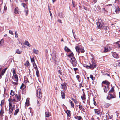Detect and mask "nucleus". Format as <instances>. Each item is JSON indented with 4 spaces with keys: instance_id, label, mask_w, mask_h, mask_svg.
Instances as JSON below:
<instances>
[{
    "instance_id": "nucleus-1",
    "label": "nucleus",
    "mask_w": 120,
    "mask_h": 120,
    "mask_svg": "<svg viewBox=\"0 0 120 120\" xmlns=\"http://www.w3.org/2000/svg\"><path fill=\"white\" fill-rule=\"evenodd\" d=\"M9 113L11 114L13 111L14 110L15 108V103L18 101L15 98L12 99L11 98L9 100Z\"/></svg>"
},
{
    "instance_id": "nucleus-2",
    "label": "nucleus",
    "mask_w": 120,
    "mask_h": 120,
    "mask_svg": "<svg viewBox=\"0 0 120 120\" xmlns=\"http://www.w3.org/2000/svg\"><path fill=\"white\" fill-rule=\"evenodd\" d=\"M110 84V83L108 81L106 80L103 81L102 83V86H104V92H106L109 89V86Z\"/></svg>"
},
{
    "instance_id": "nucleus-3",
    "label": "nucleus",
    "mask_w": 120,
    "mask_h": 120,
    "mask_svg": "<svg viewBox=\"0 0 120 120\" xmlns=\"http://www.w3.org/2000/svg\"><path fill=\"white\" fill-rule=\"evenodd\" d=\"M96 24L98 27L99 29L102 28L104 27V25L105 26V23L102 21L101 19H98V22H97Z\"/></svg>"
},
{
    "instance_id": "nucleus-4",
    "label": "nucleus",
    "mask_w": 120,
    "mask_h": 120,
    "mask_svg": "<svg viewBox=\"0 0 120 120\" xmlns=\"http://www.w3.org/2000/svg\"><path fill=\"white\" fill-rule=\"evenodd\" d=\"M36 96L38 98L40 99L42 98V93L41 90L40 88H37L36 90Z\"/></svg>"
},
{
    "instance_id": "nucleus-5",
    "label": "nucleus",
    "mask_w": 120,
    "mask_h": 120,
    "mask_svg": "<svg viewBox=\"0 0 120 120\" xmlns=\"http://www.w3.org/2000/svg\"><path fill=\"white\" fill-rule=\"evenodd\" d=\"M75 49L77 52H81V53H83L85 51L83 48H80V47L79 46H76L75 47Z\"/></svg>"
},
{
    "instance_id": "nucleus-6",
    "label": "nucleus",
    "mask_w": 120,
    "mask_h": 120,
    "mask_svg": "<svg viewBox=\"0 0 120 120\" xmlns=\"http://www.w3.org/2000/svg\"><path fill=\"white\" fill-rule=\"evenodd\" d=\"M13 78L14 79L15 81L17 82L18 81V78L17 75L14 69H13Z\"/></svg>"
},
{
    "instance_id": "nucleus-7",
    "label": "nucleus",
    "mask_w": 120,
    "mask_h": 120,
    "mask_svg": "<svg viewBox=\"0 0 120 120\" xmlns=\"http://www.w3.org/2000/svg\"><path fill=\"white\" fill-rule=\"evenodd\" d=\"M70 62L74 66H75L77 64V62L75 59L74 57L71 58Z\"/></svg>"
},
{
    "instance_id": "nucleus-8",
    "label": "nucleus",
    "mask_w": 120,
    "mask_h": 120,
    "mask_svg": "<svg viewBox=\"0 0 120 120\" xmlns=\"http://www.w3.org/2000/svg\"><path fill=\"white\" fill-rule=\"evenodd\" d=\"M104 50L101 51L102 52H106L109 51L111 49L110 47L109 46H107L104 47Z\"/></svg>"
},
{
    "instance_id": "nucleus-9",
    "label": "nucleus",
    "mask_w": 120,
    "mask_h": 120,
    "mask_svg": "<svg viewBox=\"0 0 120 120\" xmlns=\"http://www.w3.org/2000/svg\"><path fill=\"white\" fill-rule=\"evenodd\" d=\"M89 66L90 68L91 69H93L96 67L95 64L93 62L90 63Z\"/></svg>"
},
{
    "instance_id": "nucleus-10",
    "label": "nucleus",
    "mask_w": 120,
    "mask_h": 120,
    "mask_svg": "<svg viewBox=\"0 0 120 120\" xmlns=\"http://www.w3.org/2000/svg\"><path fill=\"white\" fill-rule=\"evenodd\" d=\"M116 96L115 95H113L112 94H109L108 95L107 98L108 99L110 100L112 98H114Z\"/></svg>"
},
{
    "instance_id": "nucleus-11",
    "label": "nucleus",
    "mask_w": 120,
    "mask_h": 120,
    "mask_svg": "<svg viewBox=\"0 0 120 120\" xmlns=\"http://www.w3.org/2000/svg\"><path fill=\"white\" fill-rule=\"evenodd\" d=\"M61 88L64 90H66L67 89V88L65 84L64 83H62L61 84Z\"/></svg>"
},
{
    "instance_id": "nucleus-12",
    "label": "nucleus",
    "mask_w": 120,
    "mask_h": 120,
    "mask_svg": "<svg viewBox=\"0 0 120 120\" xmlns=\"http://www.w3.org/2000/svg\"><path fill=\"white\" fill-rule=\"evenodd\" d=\"M14 98H15V99L17 98V100L19 101H20L21 99V97L20 95L17 94L15 95V97L13 98V99Z\"/></svg>"
},
{
    "instance_id": "nucleus-13",
    "label": "nucleus",
    "mask_w": 120,
    "mask_h": 120,
    "mask_svg": "<svg viewBox=\"0 0 120 120\" xmlns=\"http://www.w3.org/2000/svg\"><path fill=\"white\" fill-rule=\"evenodd\" d=\"M115 11L113 12L114 13V14H118L120 11L119 7L117 6L116 7H115Z\"/></svg>"
},
{
    "instance_id": "nucleus-14",
    "label": "nucleus",
    "mask_w": 120,
    "mask_h": 120,
    "mask_svg": "<svg viewBox=\"0 0 120 120\" xmlns=\"http://www.w3.org/2000/svg\"><path fill=\"white\" fill-rule=\"evenodd\" d=\"M112 55L115 58H118L119 57L118 54L115 52H112Z\"/></svg>"
},
{
    "instance_id": "nucleus-15",
    "label": "nucleus",
    "mask_w": 120,
    "mask_h": 120,
    "mask_svg": "<svg viewBox=\"0 0 120 120\" xmlns=\"http://www.w3.org/2000/svg\"><path fill=\"white\" fill-rule=\"evenodd\" d=\"M29 98H27L26 102L25 103V106L26 108V106H28L29 105Z\"/></svg>"
},
{
    "instance_id": "nucleus-16",
    "label": "nucleus",
    "mask_w": 120,
    "mask_h": 120,
    "mask_svg": "<svg viewBox=\"0 0 120 120\" xmlns=\"http://www.w3.org/2000/svg\"><path fill=\"white\" fill-rule=\"evenodd\" d=\"M19 10L18 7H16L14 9V12L15 14H19Z\"/></svg>"
},
{
    "instance_id": "nucleus-17",
    "label": "nucleus",
    "mask_w": 120,
    "mask_h": 120,
    "mask_svg": "<svg viewBox=\"0 0 120 120\" xmlns=\"http://www.w3.org/2000/svg\"><path fill=\"white\" fill-rule=\"evenodd\" d=\"M61 96L63 99H64L65 98L64 91V90L61 91Z\"/></svg>"
},
{
    "instance_id": "nucleus-18",
    "label": "nucleus",
    "mask_w": 120,
    "mask_h": 120,
    "mask_svg": "<svg viewBox=\"0 0 120 120\" xmlns=\"http://www.w3.org/2000/svg\"><path fill=\"white\" fill-rule=\"evenodd\" d=\"M51 56L53 60L55 61L56 60V55L55 52H53L51 54Z\"/></svg>"
},
{
    "instance_id": "nucleus-19",
    "label": "nucleus",
    "mask_w": 120,
    "mask_h": 120,
    "mask_svg": "<svg viewBox=\"0 0 120 120\" xmlns=\"http://www.w3.org/2000/svg\"><path fill=\"white\" fill-rule=\"evenodd\" d=\"M45 116L46 117H49L50 116V114L49 112H45Z\"/></svg>"
},
{
    "instance_id": "nucleus-20",
    "label": "nucleus",
    "mask_w": 120,
    "mask_h": 120,
    "mask_svg": "<svg viewBox=\"0 0 120 120\" xmlns=\"http://www.w3.org/2000/svg\"><path fill=\"white\" fill-rule=\"evenodd\" d=\"M95 113L97 114L98 115H99L100 112V111L99 110L97 109H94Z\"/></svg>"
},
{
    "instance_id": "nucleus-21",
    "label": "nucleus",
    "mask_w": 120,
    "mask_h": 120,
    "mask_svg": "<svg viewBox=\"0 0 120 120\" xmlns=\"http://www.w3.org/2000/svg\"><path fill=\"white\" fill-rule=\"evenodd\" d=\"M25 44L29 47H30L31 46L30 44L29 43V42L26 40L25 41Z\"/></svg>"
},
{
    "instance_id": "nucleus-22",
    "label": "nucleus",
    "mask_w": 120,
    "mask_h": 120,
    "mask_svg": "<svg viewBox=\"0 0 120 120\" xmlns=\"http://www.w3.org/2000/svg\"><path fill=\"white\" fill-rule=\"evenodd\" d=\"M16 53L18 54H21L22 52V51L21 50H19V49H18L16 51Z\"/></svg>"
},
{
    "instance_id": "nucleus-23",
    "label": "nucleus",
    "mask_w": 120,
    "mask_h": 120,
    "mask_svg": "<svg viewBox=\"0 0 120 120\" xmlns=\"http://www.w3.org/2000/svg\"><path fill=\"white\" fill-rule=\"evenodd\" d=\"M64 49L65 51L66 52H71V50L69 49L66 46H65V47Z\"/></svg>"
},
{
    "instance_id": "nucleus-24",
    "label": "nucleus",
    "mask_w": 120,
    "mask_h": 120,
    "mask_svg": "<svg viewBox=\"0 0 120 120\" xmlns=\"http://www.w3.org/2000/svg\"><path fill=\"white\" fill-rule=\"evenodd\" d=\"M4 113L3 110L1 109L0 112V116L2 117L3 116V114Z\"/></svg>"
},
{
    "instance_id": "nucleus-25",
    "label": "nucleus",
    "mask_w": 120,
    "mask_h": 120,
    "mask_svg": "<svg viewBox=\"0 0 120 120\" xmlns=\"http://www.w3.org/2000/svg\"><path fill=\"white\" fill-rule=\"evenodd\" d=\"M7 68H5V69H3L2 71L1 72V75H3L5 73L6 70L7 69Z\"/></svg>"
},
{
    "instance_id": "nucleus-26",
    "label": "nucleus",
    "mask_w": 120,
    "mask_h": 120,
    "mask_svg": "<svg viewBox=\"0 0 120 120\" xmlns=\"http://www.w3.org/2000/svg\"><path fill=\"white\" fill-rule=\"evenodd\" d=\"M33 52L36 54H38V53L39 51L38 50L34 49L33 50Z\"/></svg>"
},
{
    "instance_id": "nucleus-27",
    "label": "nucleus",
    "mask_w": 120,
    "mask_h": 120,
    "mask_svg": "<svg viewBox=\"0 0 120 120\" xmlns=\"http://www.w3.org/2000/svg\"><path fill=\"white\" fill-rule=\"evenodd\" d=\"M66 113L67 114L68 116L70 117L71 116L70 111L69 110H67L66 112Z\"/></svg>"
},
{
    "instance_id": "nucleus-28",
    "label": "nucleus",
    "mask_w": 120,
    "mask_h": 120,
    "mask_svg": "<svg viewBox=\"0 0 120 120\" xmlns=\"http://www.w3.org/2000/svg\"><path fill=\"white\" fill-rule=\"evenodd\" d=\"M26 87V86L25 85H24V84L22 83V85H21L20 87V88L21 89H24V88H25Z\"/></svg>"
},
{
    "instance_id": "nucleus-29",
    "label": "nucleus",
    "mask_w": 120,
    "mask_h": 120,
    "mask_svg": "<svg viewBox=\"0 0 120 120\" xmlns=\"http://www.w3.org/2000/svg\"><path fill=\"white\" fill-rule=\"evenodd\" d=\"M19 111V109H18L16 110H15V112L14 113V115H17V113H18Z\"/></svg>"
},
{
    "instance_id": "nucleus-30",
    "label": "nucleus",
    "mask_w": 120,
    "mask_h": 120,
    "mask_svg": "<svg viewBox=\"0 0 120 120\" xmlns=\"http://www.w3.org/2000/svg\"><path fill=\"white\" fill-rule=\"evenodd\" d=\"M32 64L33 67L35 69H38L37 66L36 65L35 63H32Z\"/></svg>"
},
{
    "instance_id": "nucleus-31",
    "label": "nucleus",
    "mask_w": 120,
    "mask_h": 120,
    "mask_svg": "<svg viewBox=\"0 0 120 120\" xmlns=\"http://www.w3.org/2000/svg\"><path fill=\"white\" fill-rule=\"evenodd\" d=\"M36 70V75L38 77L39 76V71L38 69Z\"/></svg>"
},
{
    "instance_id": "nucleus-32",
    "label": "nucleus",
    "mask_w": 120,
    "mask_h": 120,
    "mask_svg": "<svg viewBox=\"0 0 120 120\" xmlns=\"http://www.w3.org/2000/svg\"><path fill=\"white\" fill-rule=\"evenodd\" d=\"M111 105V104L107 103H105L104 105V106L106 108H107L109 106Z\"/></svg>"
},
{
    "instance_id": "nucleus-33",
    "label": "nucleus",
    "mask_w": 120,
    "mask_h": 120,
    "mask_svg": "<svg viewBox=\"0 0 120 120\" xmlns=\"http://www.w3.org/2000/svg\"><path fill=\"white\" fill-rule=\"evenodd\" d=\"M25 15H27L28 14V10L27 8H26L25 10Z\"/></svg>"
},
{
    "instance_id": "nucleus-34",
    "label": "nucleus",
    "mask_w": 120,
    "mask_h": 120,
    "mask_svg": "<svg viewBox=\"0 0 120 120\" xmlns=\"http://www.w3.org/2000/svg\"><path fill=\"white\" fill-rule=\"evenodd\" d=\"M79 108L82 111H84V108L82 106H81L80 105H79Z\"/></svg>"
},
{
    "instance_id": "nucleus-35",
    "label": "nucleus",
    "mask_w": 120,
    "mask_h": 120,
    "mask_svg": "<svg viewBox=\"0 0 120 120\" xmlns=\"http://www.w3.org/2000/svg\"><path fill=\"white\" fill-rule=\"evenodd\" d=\"M74 117L75 118L79 120H81V119H82L81 117L80 116H75Z\"/></svg>"
},
{
    "instance_id": "nucleus-36",
    "label": "nucleus",
    "mask_w": 120,
    "mask_h": 120,
    "mask_svg": "<svg viewBox=\"0 0 120 120\" xmlns=\"http://www.w3.org/2000/svg\"><path fill=\"white\" fill-rule=\"evenodd\" d=\"M10 94L12 96L14 95L15 94V92L12 90L11 91Z\"/></svg>"
},
{
    "instance_id": "nucleus-37",
    "label": "nucleus",
    "mask_w": 120,
    "mask_h": 120,
    "mask_svg": "<svg viewBox=\"0 0 120 120\" xmlns=\"http://www.w3.org/2000/svg\"><path fill=\"white\" fill-rule=\"evenodd\" d=\"M29 63L28 61H27L24 64V65L28 66H29Z\"/></svg>"
},
{
    "instance_id": "nucleus-38",
    "label": "nucleus",
    "mask_w": 120,
    "mask_h": 120,
    "mask_svg": "<svg viewBox=\"0 0 120 120\" xmlns=\"http://www.w3.org/2000/svg\"><path fill=\"white\" fill-rule=\"evenodd\" d=\"M74 55L73 53H71L68 55V56L71 58V57H73V56Z\"/></svg>"
},
{
    "instance_id": "nucleus-39",
    "label": "nucleus",
    "mask_w": 120,
    "mask_h": 120,
    "mask_svg": "<svg viewBox=\"0 0 120 120\" xmlns=\"http://www.w3.org/2000/svg\"><path fill=\"white\" fill-rule=\"evenodd\" d=\"M25 8V9L26 8H26V4L24 3H22L21 4Z\"/></svg>"
},
{
    "instance_id": "nucleus-40",
    "label": "nucleus",
    "mask_w": 120,
    "mask_h": 120,
    "mask_svg": "<svg viewBox=\"0 0 120 120\" xmlns=\"http://www.w3.org/2000/svg\"><path fill=\"white\" fill-rule=\"evenodd\" d=\"M85 95L84 94L83 96H81V97L82 99L83 100L85 99Z\"/></svg>"
},
{
    "instance_id": "nucleus-41",
    "label": "nucleus",
    "mask_w": 120,
    "mask_h": 120,
    "mask_svg": "<svg viewBox=\"0 0 120 120\" xmlns=\"http://www.w3.org/2000/svg\"><path fill=\"white\" fill-rule=\"evenodd\" d=\"M114 91V88L113 87H112L111 89V90L109 91V93H112Z\"/></svg>"
},
{
    "instance_id": "nucleus-42",
    "label": "nucleus",
    "mask_w": 120,
    "mask_h": 120,
    "mask_svg": "<svg viewBox=\"0 0 120 120\" xmlns=\"http://www.w3.org/2000/svg\"><path fill=\"white\" fill-rule=\"evenodd\" d=\"M30 59L31 62L32 63H35L34 59L33 57L32 58H30Z\"/></svg>"
},
{
    "instance_id": "nucleus-43",
    "label": "nucleus",
    "mask_w": 120,
    "mask_h": 120,
    "mask_svg": "<svg viewBox=\"0 0 120 120\" xmlns=\"http://www.w3.org/2000/svg\"><path fill=\"white\" fill-rule=\"evenodd\" d=\"M90 77L91 79L92 80H94L95 79V78L93 77V76L92 75H90Z\"/></svg>"
},
{
    "instance_id": "nucleus-44",
    "label": "nucleus",
    "mask_w": 120,
    "mask_h": 120,
    "mask_svg": "<svg viewBox=\"0 0 120 120\" xmlns=\"http://www.w3.org/2000/svg\"><path fill=\"white\" fill-rule=\"evenodd\" d=\"M101 115H100L99 117H98L96 119V120H101Z\"/></svg>"
},
{
    "instance_id": "nucleus-45",
    "label": "nucleus",
    "mask_w": 120,
    "mask_h": 120,
    "mask_svg": "<svg viewBox=\"0 0 120 120\" xmlns=\"http://www.w3.org/2000/svg\"><path fill=\"white\" fill-rule=\"evenodd\" d=\"M70 102L72 107V108H73L74 107V105L73 103H72V101H70Z\"/></svg>"
},
{
    "instance_id": "nucleus-46",
    "label": "nucleus",
    "mask_w": 120,
    "mask_h": 120,
    "mask_svg": "<svg viewBox=\"0 0 120 120\" xmlns=\"http://www.w3.org/2000/svg\"><path fill=\"white\" fill-rule=\"evenodd\" d=\"M12 84L13 85H17L18 84V83L17 82H12Z\"/></svg>"
},
{
    "instance_id": "nucleus-47",
    "label": "nucleus",
    "mask_w": 120,
    "mask_h": 120,
    "mask_svg": "<svg viewBox=\"0 0 120 120\" xmlns=\"http://www.w3.org/2000/svg\"><path fill=\"white\" fill-rule=\"evenodd\" d=\"M72 99L74 101V102L75 104H77V101L76 100L74 99Z\"/></svg>"
},
{
    "instance_id": "nucleus-48",
    "label": "nucleus",
    "mask_w": 120,
    "mask_h": 120,
    "mask_svg": "<svg viewBox=\"0 0 120 120\" xmlns=\"http://www.w3.org/2000/svg\"><path fill=\"white\" fill-rule=\"evenodd\" d=\"M94 103L93 104L95 106L97 105V104L96 102L95 101L94 99H93Z\"/></svg>"
},
{
    "instance_id": "nucleus-49",
    "label": "nucleus",
    "mask_w": 120,
    "mask_h": 120,
    "mask_svg": "<svg viewBox=\"0 0 120 120\" xmlns=\"http://www.w3.org/2000/svg\"><path fill=\"white\" fill-rule=\"evenodd\" d=\"M9 33L10 34H11L12 35H13V33L12 31L10 30L9 31Z\"/></svg>"
},
{
    "instance_id": "nucleus-50",
    "label": "nucleus",
    "mask_w": 120,
    "mask_h": 120,
    "mask_svg": "<svg viewBox=\"0 0 120 120\" xmlns=\"http://www.w3.org/2000/svg\"><path fill=\"white\" fill-rule=\"evenodd\" d=\"M76 78H77V80L79 81V78H80V76L79 75H77L76 76Z\"/></svg>"
},
{
    "instance_id": "nucleus-51",
    "label": "nucleus",
    "mask_w": 120,
    "mask_h": 120,
    "mask_svg": "<svg viewBox=\"0 0 120 120\" xmlns=\"http://www.w3.org/2000/svg\"><path fill=\"white\" fill-rule=\"evenodd\" d=\"M18 34L17 33V32L16 31L15 32V37L16 38H17L18 37Z\"/></svg>"
},
{
    "instance_id": "nucleus-52",
    "label": "nucleus",
    "mask_w": 120,
    "mask_h": 120,
    "mask_svg": "<svg viewBox=\"0 0 120 120\" xmlns=\"http://www.w3.org/2000/svg\"><path fill=\"white\" fill-rule=\"evenodd\" d=\"M102 28H104L105 30H107V26H105H105H104V27H102Z\"/></svg>"
},
{
    "instance_id": "nucleus-53",
    "label": "nucleus",
    "mask_w": 120,
    "mask_h": 120,
    "mask_svg": "<svg viewBox=\"0 0 120 120\" xmlns=\"http://www.w3.org/2000/svg\"><path fill=\"white\" fill-rule=\"evenodd\" d=\"M85 67H86V68H90V66H88V65H86L85 66H84Z\"/></svg>"
},
{
    "instance_id": "nucleus-54",
    "label": "nucleus",
    "mask_w": 120,
    "mask_h": 120,
    "mask_svg": "<svg viewBox=\"0 0 120 120\" xmlns=\"http://www.w3.org/2000/svg\"><path fill=\"white\" fill-rule=\"evenodd\" d=\"M29 82L28 81L25 80L24 81V82L26 84L27 82Z\"/></svg>"
},
{
    "instance_id": "nucleus-55",
    "label": "nucleus",
    "mask_w": 120,
    "mask_h": 120,
    "mask_svg": "<svg viewBox=\"0 0 120 120\" xmlns=\"http://www.w3.org/2000/svg\"><path fill=\"white\" fill-rule=\"evenodd\" d=\"M117 43L119 47H120V41L118 42Z\"/></svg>"
},
{
    "instance_id": "nucleus-56",
    "label": "nucleus",
    "mask_w": 120,
    "mask_h": 120,
    "mask_svg": "<svg viewBox=\"0 0 120 120\" xmlns=\"http://www.w3.org/2000/svg\"><path fill=\"white\" fill-rule=\"evenodd\" d=\"M73 69L74 71H75V72L76 70H77L78 69L77 68H73Z\"/></svg>"
},
{
    "instance_id": "nucleus-57",
    "label": "nucleus",
    "mask_w": 120,
    "mask_h": 120,
    "mask_svg": "<svg viewBox=\"0 0 120 120\" xmlns=\"http://www.w3.org/2000/svg\"><path fill=\"white\" fill-rule=\"evenodd\" d=\"M58 22H60V23H62L61 20H60V19L58 20Z\"/></svg>"
},
{
    "instance_id": "nucleus-58",
    "label": "nucleus",
    "mask_w": 120,
    "mask_h": 120,
    "mask_svg": "<svg viewBox=\"0 0 120 120\" xmlns=\"http://www.w3.org/2000/svg\"><path fill=\"white\" fill-rule=\"evenodd\" d=\"M84 8L85 10H87L88 9L86 7H84Z\"/></svg>"
},
{
    "instance_id": "nucleus-59",
    "label": "nucleus",
    "mask_w": 120,
    "mask_h": 120,
    "mask_svg": "<svg viewBox=\"0 0 120 120\" xmlns=\"http://www.w3.org/2000/svg\"><path fill=\"white\" fill-rule=\"evenodd\" d=\"M72 4L73 5V6L74 7H75V5L74 4L73 2H72Z\"/></svg>"
},
{
    "instance_id": "nucleus-60",
    "label": "nucleus",
    "mask_w": 120,
    "mask_h": 120,
    "mask_svg": "<svg viewBox=\"0 0 120 120\" xmlns=\"http://www.w3.org/2000/svg\"><path fill=\"white\" fill-rule=\"evenodd\" d=\"M48 10H49V11H50V10H51L50 8L49 7V5L48 6Z\"/></svg>"
},
{
    "instance_id": "nucleus-61",
    "label": "nucleus",
    "mask_w": 120,
    "mask_h": 120,
    "mask_svg": "<svg viewBox=\"0 0 120 120\" xmlns=\"http://www.w3.org/2000/svg\"><path fill=\"white\" fill-rule=\"evenodd\" d=\"M4 101H3V100H2V101H1V104H2L3 103H4Z\"/></svg>"
},
{
    "instance_id": "nucleus-62",
    "label": "nucleus",
    "mask_w": 120,
    "mask_h": 120,
    "mask_svg": "<svg viewBox=\"0 0 120 120\" xmlns=\"http://www.w3.org/2000/svg\"><path fill=\"white\" fill-rule=\"evenodd\" d=\"M2 75H1V74H0V79L2 78Z\"/></svg>"
},
{
    "instance_id": "nucleus-63",
    "label": "nucleus",
    "mask_w": 120,
    "mask_h": 120,
    "mask_svg": "<svg viewBox=\"0 0 120 120\" xmlns=\"http://www.w3.org/2000/svg\"><path fill=\"white\" fill-rule=\"evenodd\" d=\"M91 120H94V118L92 117L91 118Z\"/></svg>"
},
{
    "instance_id": "nucleus-64",
    "label": "nucleus",
    "mask_w": 120,
    "mask_h": 120,
    "mask_svg": "<svg viewBox=\"0 0 120 120\" xmlns=\"http://www.w3.org/2000/svg\"><path fill=\"white\" fill-rule=\"evenodd\" d=\"M119 97L120 98V92H119Z\"/></svg>"
}]
</instances>
